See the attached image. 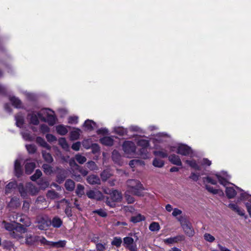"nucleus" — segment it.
<instances>
[{"label":"nucleus","instance_id":"obj_1","mask_svg":"<svg viewBox=\"0 0 251 251\" xmlns=\"http://www.w3.org/2000/svg\"><path fill=\"white\" fill-rule=\"evenodd\" d=\"M126 184L129 193L138 196L142 195V191L143 188L140 181L135 179H129L127 181Z\"/></svg>","mask_w":251,"mask_h":251},{"label":"nucleus","instance_id":"obj_2","mask_svg":"<svg viewBox=\"0 0 251 251\" xmlns=\"http://www.w3.org/2000/svg\"><path fill=\"white\" fill-rule=\"evenodd\" d=\"M37 227L40 230H46L50 226V219L47 216L38 215L36 219Z\"/></svg>","mask_w":251,"mask_h":251},{"label":"nucleus","instance_id":"obj_3","mask_svg":"<svg viewBox=\"0 0 251 251\" xmlns=\"http://www.w3.org/2000/svg\"><path fill=\"white\" fill-rule=\"evenodd\" d=\"M123 149L127 157H131L135 153L136 146L131 141H126L123 145Z\"/></svg>","mask_w":251,"mask_h":251},{"label":"nucleus","instance_id":"obj_4","mask_svg":"<svg viewBox=\"0 0 251 251\" xmlns=\"http://www.w3.org/2000/svg\"><path fill=\"white\" fill-rule=\"evenodd\" d=\"M25 231L26 229L24 226L19 224L16 226L13 231L10 232V234L13 238L19 240L23 238V234L25 233Z\"/></svg>","mask_w":251,"mask_h":251},{"label":"nucleus","instance_id":"obj_5","mask_svg":"<svg viewBox=\"0 0 251 251\" xmlns=\"http://www.w3.org/2000/svg\"><path fill=\"white\" fill-rule=\"evenodd\" d=\"M123 245L130 251H137L136 242L131 237H126L123 239Z\"/></svg>","mask_w":251,"mask_h":251},{"label":"nucleus","instance_id":"obj_6","mask_svg":"<svg viewBox=\"0 0 251 251\" xmlns=\"http://www.w3.org/2000/svg\"><path fill=\"white\" fill-rule=\"evenodd\" d=\"M27 117L30 120V123L34 125H37L39 124V121L38 118H40L43 121H46L45 118L43 117V114L41 111L38 112L37 114L34 113L29 114Z\"/></svg>","mask_w":251,"mask_h":251},{"label":"nucleus","instance_id":"obj_7","mask_svg":"<svg viewBox=\"0 0 251 251\" xmlns=\"http://www.w3.org/2000/svg\"><path fill=\"white\" fill-rule=\"evenodd\" d=\"M181 226L187 235L189 237H192L194 235V230L189 222L185 221L184 222H181Z\"/></svg>","mask_w":251,"mask_h":251},{"label":"nucleus","instance_id":"obj_8","mask_svg":"<svg viewBox=\"0 0 251 251\" xmlns=\"http://www.w3.org/2000/svg\"><path fill=\"white\" fill-rule=\"evenodd\" d=\"M35 241H39L41 242L42 244L44 245H47L50 246V241H47L46 238L44 237H40V236H32L30 235V237L28 238L27 237L26 239V242L29 243L31 242H35Z\"/></svg>","mask_w":251,"mask_h":251},{"label":"nucleus","instance_id":"obj_9","mask_svg":"<svg viewBox=\"0 0 251 251\" xmlns=\"http://www.w3.org/2000/svg\"><path fill=\"white\" fill-rule=\"evenodd\" d=\"M86 196L91 199L96 200H101L103 198L101 192L100 191L89 190L86 192Z\"/></svg>","mask_w":251,"mask_h":251},{"label":"nucleus","instance_id":"obj_10","mask_svg":"<svg viewBox=\"0 0 251 251\" xmlns=\"http://www.w3.org/2000/svg\"><path fill=\"white\" fill-rule=\"evenodd\" d=\"M240 199L241 200H247L248 202L246 203L247 210L251 217V196L249 195L245 192H242L240 194Z\"/></svg>","mask_w":251,"mask_h":251},{"label":"nucleus","instance_id":"obj_11","mask_svg":"<svg viewBox=\"0 0 251 251\" xmlns=\"http://www.w3.org/2000/svg\"><path fill=\"white\" fill-rule=\"evenodd\" d=\"M176 152L182 155L186 156L192 152L190 147L186 145H180L177 148Z\"/></svg>","mask_w":251,"mask_h":251},{"label":"nucleus","instance_id":"obj_12","mask_svg":"<svg viewBox=\"0 0 251 251\" xmlns=\"http://www.w3.org/2000/svg\"><path fill=\"white\" fill-rule=\"evenodd\" d=\"M50 226L56 228H59L63 225L62 220L57 216H55L51 220H50Z\"/></svg>","mask_w":251,"mask_h":251},{"label":"nucleus","instance_id":"obj_13","mask_svg":"<svg viewBox=\"0 0 251 251\" xmlns=\"http://www.w3.org/2000/svg\"><path fill=\"white\" fill-rule=\"evenodd\" d=\"M87 181L90 185L100 184V179L99 177L95 175H91L87 176Z\"/></svg>","mask_w":251,"mask_h":251},{"label":"nucleus","instance_id":"obj_14","mask_svg":"<svg viewBox=\"0 0 251 251\" xmlns=\"http://www.w3.org/2000/svg\"><path fill=\"white\" fill-rule=\"evenodd\" d=\"M19 192L20 193L21 196L24 199H27L29 195V192L27 189L26 184L24 186L23 184H20L18 186Z\"/></svg>","mask_w":251,"mask_h":251},{"label":"nucleus","instance_id":"obj_15","mask_svg":"<svg viewBox=\"0 0 251 251\" xmlns=\"http://www.w3.org/2000/svg\"><path fill=\"white\" fill-rule=\"evenodd\" d=\"M185 237L183 235H179L175 237L167 238L165 240V242L168 244H173L183 241Z\"/></svg>","mask_w":251,"mask_h":251},{"label":"nucleus","instance_id":"obj_16","mask_svg":"<svg viewBox=\"0 0 251 251\" xmlns=\"http://www.w3.org/2000/svg\"><path fill=\"white\" fill-rule=\"evenodd\" d=\"M110 195L111 199L114 202L120 201L122 199L121 193L117 190H112V192L110 193Z\"/></svg>","mask_w":251,"mask_h":251},{"label":"nucleus","instance_id":"obj_17","mask_svg":"<svg viewBox=\"0 0 251 251\" xmlns=\"http://www.w3.org/2000/svg\"><path fill=\"white\" fill-rule=\"evenodd\" d=\"M86 130L91 131L96 127V123L91 120H87L83 124Z\"/></svg>","mask_w":251,"mask_h":251},{"label":"nucleus","instance_id":"obj_18","mask_svg":"<svg viewBox=\"0 0 251 251\" xmlns=\"http://www.w3.org/2000/svg\"><path fill=\"white\" fill-rule=\"evenodd\" d=\"M169 161L173 164L177 165V166H181L182 163L180 157L175 154H173L170 155L169 156Z\"/></svg>","mask_w":251,"mask_h":251},{"label":"nucleus","instance_id":"obj_19","mask_svg":"<svg viewBox=\"0 0 251 251\" xmlns=\"http://www.w3.org/2000/svg\"><path fill=\"white\" fill-rule=\"evenodd\" d=\"M14 171L15 175L17 177H20L22 176L23 174V171L21 168L20 162L19 160H16L15 161V164H14Z\"/></svg>","mask_w":251,"mask_h":251},{"label":"nucleus","instance_id":"obj_20","mask_svg":"<svg viewBox=\"0 0 251 251\" xmlns=\"http://www.w3.org/2000/svg\"><path fill=\"white\" fill-rule=\"evenodd\" d=\"M17 187V184L15 181L9 182L5 187V194L11 193Z\"/></svg>","mask_w":251,"mask_h":251},{"label":"nucleus","instance_id":"obj_21","mask_svg":"<svg viewBox=\"0 0 251 251\" xmlns=\"http://www.w3.org/2000/svg\"><path fill=\"white\" fill-rule=\"evenodd\" d=\"M27 189L28 191L29 195H36L38 192L39 190L35 186H34L33 184H32L30 183H27Z\"/></svg>","mask_w":251,"mask_h":251},{"label":"nucleus","instance_id":"obj_22","mask_svg":"<svg viewBox=\"0 0 251 251\" xmlns=\"http://www.w3.org/2000/svg\"><path fill=\"white\" fill-rule=\"evenodd\" d=\"M226 193L229 199L233 198L237 194L236 191L232 187H226Z\"/></svg>","mask_w":251,"mask_h":251},{"label":"nucleus","instance_id":"obj_23","mask_svg":"<svg viewBox=\"0 0 251 251\" xmlns=\"http://www.w3.org/2000/svg\"><path fill=\"white\" fill-rule=\"evenodd\" d=\"M100 142L106 146H111L113 144V139L111 137L105 136L100 139Z\"/></svg>","mask_w":251,"mask_h":251},{"label":"nucleus","instance_id":"obj_24","mask_svg":"<svg viewBox=\"0 0 251 251\" xmlns=\"http://www.w3.org/2000/svg\"><path fill=\"white\" fill-rule=\"evenodd\" d=\"M185 162L191 168L194 169L196 170L200 171L201 170V167L198 165L196 161L195 160H186Z\"/></svg>","mask_w":251,"mask_h":251},{"label":"nucleus","instance_id":"obj_25","mask_svg":"<svg viewBox=\"0 0 251 251\" xmlns=\"http://www.w3.org/2000/svg\"><path fill=\"white\" fill-rule=\"evenodd\" d=\"M35 167L34 162H27L25 165V171L27 174H30Z\"/></svg>","mask_w":251,"mask_h":251},{"label":"nucleus","instance_id":"obj_26","mask_svg":"<svg viewBox=\"0 0 251 251\" xmlns=\"http://www.w3.org/2000/svg\"><path fill=\"white\" fill-rule=\"evenodd\" d=\"M65 187L68 191H72L75 187L74 181L71 179H67L65 183Z\"/></svg>","mask_w":251,"mask_h":251},{"label":"nucleus","instance_id":"obj_27","mask_svg":"<svg viewBox=\"0 0 251 251\" xmlns=\"http://www.w3.org/2000/svg\"><path fill=\"white\" fill-rule=\"evenodd\" d=\"M20 205V201L19 198H12L9 203V206L12 208H17Z\"/></svg>","mask_w":251,"mask_h":251},{"label":"nucleus","instance_id":"obj_28","mask_svg":"<svg viewBox=\"0 0 251 251\" xmlns=\"http://www.w3.org/2000/svg\"><path fill=\"white\" fill-rule=\"evenodd\" d=\"M16 125L19 127H21L24 123V116L21 113L18 114L15 116Z\"/></svg>","mask_w":251,"mask_h":251},{"label":"nucleus","instance_id":"obj_29","mask_svg":"<svg viewBox=\"0 0 251 251\" xmlns=\"http://www.w3.org/2000/svg\"><path fill=\"white\" fill-rule=\"evenodd\" d=\"M47 196L50 199H59L60 198L59 194L53 190L48 191Z\"/></svg>","mask_w":251,"mask_h":251},{"label":"nucleus","instance_id":"obj_30","mask_svg":"<svg viewBox=\"0 0 251 251\" xmlns=\"http://www.w3.org/2000/svg\"><path fill=\"white\" fill-rule=\"evenodd\" d=\"M114 130L116 133L120 136L125 135L126 134L127 132V129L126 128L121 126L115 127H114Z\"/></svg>","mask_w":251,"mask_h":251},{"label":"nucleus","instance_id":"obj_31","mask_svg":"<svg viewBox=\"0 0 251 251\" xmlns=\"http://www.w3.org/2000/svg\"><path fill=\"white\" fill-rule=\"evenodd\" d=\"M42 153L43 158L46 162L48 163H51L53 161V158L50 153L45 151H42Z\"/></svg>","mask_w":251,"mask_h":251},{"label":"nucleus","instance_id":"obj_32","mask_svg":"<svg viewBox=\"0 0 251 251\" xmlns=\"http://www.w3.org/2000/svg\"><path fill=\"white\" fill-rule=\"evenodd\" d=\"M138 145L143 147L142 150L145 153L147 151L146 148L149 146V142L147 140L141 139L138 141Z\"/></svg>","mask_w":251,"mask_h":251},{"label":"nucleus","instance_id":"obj_33","mask_svg":"<svg viewBox=\"0 0 251 251\" xmlns=\"http://www.w3.org/2000/svg\"><path fill=\"white\" fill-rule=\"evenodd\" d=\"M111 176L112 174L108 170H105L100 174L101 179L103 181H106Z\"/></svg>","mask_w":251,"mask_h":251},{"label":"nucleus","instance_id":"obj_34","mask_svg":"<svg viewBox=\"0 0 251 251\" xmlns=\"http://www.w3.org/2000/svg\"><path fill=\"white\" fill-rule=\"evenodd\" d=\"M145 220V217L140 214L133 216L131 217L130 221L133 223H137Z\"/></svg>","mask_w":251,"mask_h":251},{"label":"nucleus","instance_id":"obj_35","mask_svg":"<svg viewBox=\"0 0 251 251\" xmlns=\"http://www.w3.org/2000/svg\"><path fill=\"white\" fill-rule=\"evenodd\" d=\"M57 133L61 135H64L68 132L67 128L62 125H59L56 127Z\"/></svg>","mask_w":251,"mask_h":251},{"label":"nucleus","instance_id":"obj_36","mask_svg":"<svg viewBox=\"0 0 251 251\" xmlns=\"http://www.w3.org/2000/svg\"><path fill=\"white\" fill-rule=\"evenodd\" d=\"M10 100L15 107L20 108L21 107L22 102L18 98L12 97L10 98Z\"/></svg>","mask_w":251,"mask_h":251},{"label":"nucleus","instance_id":"obj_37","mask_svg":"<svg viewBox=\"0 0 251 251\" xmlns=\"http://www.w3.org/2000/svg\"><path fill=\"white\" fill-rule=\"evenodd\" d=\"M2 225L4 227V228L10 232L13 231L15 228L16 226V224H13L9 223H7L5 221L2 222Z\"/></svg>","mask_w":251,"mask_h":251},{"label":"nucleus","instance_id":"obj_38","mask_svg":"<svg viewBox=\"0 0 251 251\" xmlns=\"http://www.w3.org/2000/svg\"><path fill=\"white\" fill-rule=\"evenodd\" d=\"M59 144L62 148L65 151H68L69 149V145L65 138H60L58 140Z\"/></svg>","mask_w":251,"mask_h":251},{"label":"nucleus","instance_id":"obj_39","mask_svg":"<svg viewBox=\"0 0 251 251\" xmlns=\"http://www.w3.org/2000/svg\"><path fill=\"white\" fill-rule=\"evenodd\" d=\"M80 130L79 129H76L75 130L72 131L71 132L70 138L72 140H75L79 138L80 136Z\"/></svg>","mask_w":251,"mask_h":251},{"label":"nucleus","instance_id":"obj_40","mask_svg":"<svg viewBox=\"0 0 251 251\" xmlns=\"http://www.w3.org/2000/svg\"><path fill=\"white\" fill-rule=\"evenodd\" d=\"M152 164L156 167L161 168L164 166V162L162 159L155 158L153 160Z\"/></svg>","mask_w":251,"mask_h":251},{"label":"nucleus","instance_id":"obj_41","mask_svg":"<svg viewBox=\"0 0 251 251\" xmlns=\"http://www.w3.org/2000/svg\"><path fill=\"white\" fill-rule=\"evenodd\" d=\"M122 243V240L121 237H115L113 241L111 242V244L113 246H115L116 247L119 248L121 246Z\"/></svg>","mask_w":251,"mask_h":251},{"label":"nucleus","instance_id":"obj_42","mask_svg":"<svg viewBox=\"0 0 251 251\" xmlns=\"http://www.w3.org/2000/svg\"><path fill=\"white\" fill-rule=\"evenodd\" d=\"M75 159L80 164H83L87 160V159L85 156H82L79 153L76 154L75 155Z\"/></svg>","mask_w":251,"mask_h":251},{"label":"nucleus","instance_id":"obj_43","mask_svg":"<svg viewBox=\"0 0 251 251\" xmlns=\"http://www.w3.org/2000/svg\"><path fill=\"white\" fill-rule=\"evenodd\" d=\"M87 167L91 171H97L99 169L98 166L93 161H88L86 163Z\"/></svg>","mask_w":251,"mask_h":251},{"label":"nucleus","instance_id":"obj_44","mask_svg":"<svg viewBox=\"0 0 251 251\" xmlns=\"http://www.w3.org/2000/svg\"><path fill=\"white\" fill-rule=\"evenodd\" d=\"M153 153L155 156H160L162 158H165L168 156V153L166 151L159 150L153 151Z\"/></svg>","mask_w":251,"mask_h":251},{"label":"nucleus","instance_id":"obj_45","mask_svg":"<svg viewBox=\"0 0 251 251\" xmlns=\"http://www.w3.org/2000/svg\"><path fill=\"white\" fill-rule=\"evenodd\" d=\"M205 188L208 192L213 194H218L219 193H221L222 194H223V192L222 191L220 190L219 189H214L213 187H211L209 185H206Z\"/></svg>","mask_w":251,"mask_h":251},{"label":"nucleus","instance_id":"obj_46","mask_svg":"<svg viewBox=\"0 0 251 251\" xmlns=\"http://www.w3.org/2000/svg\"><path fill=\"white\" fill-rule=\"evenodd\" d=\"M44 172L46 175H50L52 173V167L48 164H43L42 166Z\"/></svg>","mask_w":251,"mask_h":251},{"label":"nucleus","instance_id":"obj_47","mask_svg":"<svg viewBox=\"0 0 251 251\" xmlns=\"http://www.w3.org/2000/svg\"><path fill=\"white\" fill-rule=\"evenodd\" d=\"M66 244V242L65 241H59L58 242H50V246L56 248H60L63 247L65 246Z\"/></svg>","mask_w":251,"mask_h":251},{"label":"nucleus","instance_id":"obj_48","mask_svg":"<svg viewBox=\"0 0 251 251\" xmlns=\"http://www.w3.org/2000/svg\"><path fill=\"white\" fill-rule=\"evenodd\" d=\"M84 187L83 185L80 184H77L76 189L75 190L76 194L78 196L81 197L84 194Z\"/></svg>","mask_w":251,"mask_h":251},{"label":"nucleus","instance_id":"obj_49","mask_svg":"<svg viewBox=\"0 0 251 251\" xmlns=\"http://www.w3.org/2000/svg\"><path fill=\"white\" fill-rule=\"evenodd\" d=\"M149 229L152 231H158L160 229V226L158 223L153 222L150 225Z\"/></svg>","mask_w":251,"mask_h":251},{"label":"nucleus","instance_id":"obj_50","mask_svg":"<svg viewBox=\"0 0 251 251\" xmlns=\"http://www.w3.org/2000/svg\"><path fill=\"white\" fill-rule=\"evenodd\" d=\"M215 176H216L217 178L218 179V181L221 184H222L225 186H226L227 185V184L228 183V182L225 178H224V177L221 176L218 174H215Z\"/></svg>","mask_w":251,"mask_h":251},{"label":"nucleus","instance_id":"obj_51","mask_svg":"<svg viewBox=\"0 0 251 251\" xmlns=\"http://www.w3.org/2000/svg\"><path fill=\"white\" fill-rule=\"evenodd\" d=\"M42 173L41 171L40 170L37 169L36 170L35 173L30 176V178L32 180L35 181L42 176Z\"/></svg>","mask_w":251,"mask_h":251},{"label":"nucleus","instance_id":"obj_52","mask_svg":"<svg viewBox=\"0 0 251 251\" xmlns=\"http://www.w3.org/2000/svg\"><path fill=\"white\" fill-rule=\"evenodd\" d=\"M47 121L50 125L53 126L55 123V117L52 115H48Z\"/></svg>","mask_w":251,"mask_h":251},{"label":"nucleus","instance_id":"obj_53","mask_svg":"<svg viewBox=\"0 0 251 251\" xmlns=\"http://www.w3.org/2000/svg\"><path fill=\"white\" fill-rule=\"evenodd\" d=\"M14 216H15L16 217V219L15 220L14 219V217H13V218H14L13 222L15 223H16V226L17 225L19 224L18 223L19 222H22V223H24V220H25V218H23L21 216L19 215L18 214H15L14 215Z\"/></svg>","mask_w":251,"mask_h":251},{"label":"nucleus","instance_id":"obj_54","mask_svg":"<svg viewBox=\"0 0 251 251\" xmlns=\"http://www.w3.org/2000/svg\"><path fill=\"white\" fill-rule=\"evenodd\" d=\"M26 148L29 153H34L36 151V148L34 145H27Z\"/></svg>","mask_w":251,"mask_h":251},{"label":"nucleus","instance_id":"obj_55","mask_svg":"<svg viewBox=\"0 0 251 251\" xmlns=\"http://www.w3.org/2000/svg\"><path fill=\"white\" fill-rule=\"evenodd\" d=\"M200 176V175L199 173L192 172L189 178L195 181H197L199 180Z\"/></svg>","mask_w":251,"mask_h":251},{"label":"nucleus","instance_id":"obj_56","mask_svg":"<svg viewBox=\"0 0 251 251\" xmlns=\"http://www.w3.org/2000/svg\"><path fill=\"white\" fill-rule=\"evenodd\" d=\"M203 237L206 241H208L209 242H212L215 240L214 237L209 233H205L204 234Z\"/></svg>","mask_w":251,"mask_h":251},{"label":"nucleus","instance_id":"obj_57","mask_svg":"<svg viewBox=\"0 0 251 251\" xmlns=\"http://www.w3.org/2000/svg\"><path fill=\"white\" fill-rule=\"evenodd\" d=\"M203 181L205 182V181L208 183H210L213 185H216L217 184V181L212 179L211 177L207 176L203 178Z\"/></svg>","mask_w":251,"mask_h":251},{"label":"nucleus","instance_id":"obj_58","mask_svg":"<svg viewBox=\"0 0 251 251\" xmlns=\"http://www.w3.org/2000/svg\"><path fill=\"white\" fill-rule=\"evenodd\" d=\"M66 178V176L64 174H58L57 176V181L59 183H62Z\"/></svg>","mask_w":251,"mask_h":251},{"label":"nucleus","instance_id":"obj_59","mask_svg":"<svg viewBox=\"0 0 251 251\" xmlns=\"http://www.w3.org/2000/svg\"><path fill=\"white\" fill-rule=\"evenodd\" d=\"M81 144L80 142H76L72 145V148L73 150L78 151L79 150Z\"/></svg>","mask_w":251,"mask_h":251},{"label":"nucleus","instance_id":"obj_60","mask_svg":"<svg viewBox=\"0 0 251 251\" xmlns=\"http://www.w3.org/2000/svg\"><path fill=\"white\" fill-rule=\"evenodd\" d=\"M46 137L47 140L50 142H52L56 140V137L52 134H47Z\"/></svg>","mask_w":251,"mask_h":251},{"label":"nucleus","instance_id":"obj_61","mask_svg":"<svg viewBox=\"0 0 251 251\" xmlns=\"http://www.w3.org/2000/svg\"><path fill=\"white\" fill-rule=\"evenodd\" d=\"M95 213L98 214L99 216L102 217H105L107 216L106 212L102 209L96 210L95 211Z\"/></svg>","mask_w":251,"mask_h":251},{"label":"nucleus","instance_id":"obj_62","mask_svg":"<svg viewBox=\"0 0 251 251\" xmlns=\"http://www.w3.org/2000/svg\"><path fill=\"white\" fill-rule=\"evenodd\" d=\"M41 189H45L49 185V183L47 181L42 180L39 183Z\"/></svg>","mask_w":251,"mask_h":251},{"label":"nucleus","instance_id":"obj_63","mask_svg":"<svg viewBox=\"0 0 251 251\" xmlns=\"http://www.w3.org/2000/svg\"><path fill=\"white\" fill-rule=\"evenodd\" d=\"M77 117H70L68 119V122L70 124H76L77 123Z\"/></svg>","mask_w":251,"mask_h":251},{"label":"nucleus","instance_id":"obj_64","mask_svg":"<svg viewBox=\"0 0 251 251\" xmlns=\"http://www.w3.org/2000/svg\"><path fill=\"white\" fill-rule=\"evenodd\" d=\"M41 131L43 133H46L49 131L50 128L46 125L43 124L40 126Z\"/></svg>","mask_w":251,"mask_h":251}]
</instances>
